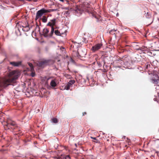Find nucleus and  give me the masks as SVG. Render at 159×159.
<instances>
[{"instance_id": "f257e3e1", "label": "nucleus", "mask_w": 159, "mask_h": 159, "mask_svg": "<svg viewBox=\"0 0 159 159\" xmlns=\"http://www.w3.org/2000/svg\"><path fill=\"white\" fill-rule=\"evenodd\" d=\"M4 127L5 129H11L14 132L20 131L19 127L16 122L10 119L7 120L6 124L4 125Z\"/></svg>"}, {"instance_id": "f03ea898", "label": "nucleus", "mask_w": 159, "mask_h": 159, "mask_svg": "<svg viewBox=\"0 0 159 159\" xmlns=\"http://www.w3.org/2000/svg\"><path fill=\"white\" fill-rule=\"evenodd\" d=\"M17 78V75L11 79H2L0 77V86L5 87L9 85H14L15 81Z\"/></svg>"}, {"instance_id": "7ed1b4c3", "label": "nucleus", "mask_w": 159, "mask_h": 159, "mask_svg": "<svg viewBox=\"0 0 159 159\" xmlns=\"http://www.w3.org/2000/svg\"><path fill=\"white\" fill-rule=\"evenodd\" d=\"M75 82V81L74 80H70L66 85H64L63 86V88L64 87V88L63 89L61 88V90H69L70 86L73 84Z\"/></svg>"}, {"instance_id": "20e7f679", "label": "nucleus", "mask_w": 159, "mask_h": 159, "mask_svg": "<svg viewBox=\"0 0 159 159\" xmlns=\"http://www.w3.org/2000/svg\"><path fill=\"white\" fill-rule=\"evenodd\" d=\"M102 46V43L96 44L94 46L92 47L91 50L93 52H95L100 49Z\"/></svg>"}, {"instance_id": "39448f33", "label": "nucleus", "mask_w": 159, "mask_h": 159, "mask_svg": "<svg viewBox=\"0 0 159 159\" xmlns=\"http://www.w3.org/2000/svg\"><path fill=\"white\" fill-rule=\"evenodd\" d=\"M45 11V9L44 8H42L41 9L38 11L36 13V14L38 16H39L41 18L44 13H46Z\"/></svg>"}, {"instance_id": "423d86ee", "label": "nucleus", "mask_w": 159, "mask_h": 159, "mask_svg": "<svg viewBox=\"0 0 159 159\" xmlns=\"http://www.w3.org/2000/svg\"><path fill=\"white\" fill-rule=\"evenodd\" d=\"M20 27H22L23 28H23L22 29L24 32H27L29 31L30 29V28H29V25L28 22L25 23V25L24 26L22 25H20Z\"/></svg>"}, {"instance_id": "0eeeda50", "label": "nucleus", "mask_w": 159, "mask_h": 159, "mask_svg": "<svg viewBox=\"0 0 159 159\" xmlns=\"http://www.w3.org/2000/svg\"><path fill=\"white\" fill-rule=\"evenodd\" d=\"M49 32V30L47 28H44L43 29V33L41 35H43L44 36L45 38H47L46 36H48V32Z\"/></svg>"}, {"instance_id": "6e6552de", "label": "nucleus", "mask_w": 159, "mask_h": 159, "mask_svg": "<svg viewBox=\"0 0 159 159\" xmlns=\"http://www.w3.org/2000/svg\"><path fill=\"white\" fill-rule=\"evenodd\" d=\"M7 98L6 96L2 94L0 95V103L1 104H4Z\"/></svg>"}, {"instance_id": "1a4fd4ad", "label": "nucleus", "mask_w": 159, "mask_h": 159, "mask_svg": "<svg viewBox=\"0 0 159 159\" xmlns=\"http://www.w3.org/2000/svg\"><path fill=\"white\" fill-rule=\"evenodd\" d=\"M154 76L157 77V78L153 79H152V82L154 84H157L159 81V77L157 75H154Z\"/></svg>"}, {"instance_id": "9d476101", "label": "nucleus", "mask_w": 159, "mask_h": 159, "mask_svg": "<svg viewBox=\"0 0 159 159\" xmlns=\"http://www.w3.org/2000/svg\"><path fill=\"white\" fill-rule=\"evenodd\" d=\"M54 27H52L51 28V30L50 33L48 34V36H45V37H47V38H50L52 37L53 33L54 32Z\"/></svg>"}, {"instance_id": "9b49d317", "label": "nucleus", "mask_w": 159, "mask_h": 159, "mask_svg": "<svg viewBox=\"0 0 159 159\" xmlns=\"http://www.w3.org/2000/svg\"><path fill=\"white\" fill-rule=\"evenodd\" d=\"M50 84L52 88H54L56 87L57 84L56 83V80L55 79L52 80L50 82Z\"/></svg>"}, {"instance_id": "f8f14e48", "label": "nucleus", "mask_w": 159, "mask_h": 159, "mask_svg": "<svg viewBox=\"0 0 159 159\" xmlns=\"http://www.w3.org/2000/svg\"><path fill=\"white\" fill-rule=\"evenodd\" d=\"M10 64L14 66H18L20 65L21 62L20 61L19 62H15L12 61L10 62Z\"/></svg>"}, {"instance_id": "ddd939ff", "label": "nucleus", "mask_w": 159, "mask_h": 159, "mask_svg": "<svg viewBox=\"0 0 159 159\" xmlns=\"http://www.w3.org/2000/svg\"><path fill=\"white\" fill-rule=\"evenodd\" d=\"M147 50V47L144 46H143L141 47H139V48H136L137 50H140L141 52H143L144 51H146Z\"/></svg>"}, {"instance_id": "4468645a", "label": "nucleus", "mask_w": 159, "mask_h": 159, "mask_svg": "<svg viewBox=\"0 0 159 159\" xmlns=\"http://www.w3.org/2000/svg\"><path fill=\"white\" fill-rule=\"evenodd\" d=\"M48 62V61L47 60H45L43 61L40 62L38 64V66L39 67H42L46 63Z\"/></svg>"}, {"instance_id": "2eb2a0df", "label": "nucleus", "mask_w": 159, "mask_h": 159, "mask_svg": "<svg viewBox=\"0 0 159 159\" xmlns=\"http://www.w3.org/2000/svg\"><path fill=\"white\" fill-rule=\"evenodd\" d=\"M51 24L52 25V27H54L56 25V19L53 18V19L51 20L50 21Z\"/></svg>"}, {"instance_id": "dca6fc26", "label": "nucleus", "mask_w": 159, "mask_h": 159, "mask_svg": "<svg viewBox=\"0 0 159 159\" xmlns=\"http://www.w3.org/2000/svg\"><path fill=\"white\" fill-rule=\"evenodd\" d=\"M45 13H47L48 12H50L51 11H57V9H45Z\"/></svg>"}, {"instance_id": "f3484780", "label": "nucleus", "mask_w": 159, "mask_h": 159, "mask_svg": "<svg viewBox=\"0 0 159 159\" xmlns=\"http://www.w3.org/2000/svg\"><path fill=\"white\" fill-rule=\"evenodd\" d=\"M40 19H41L42 20V21L43 22L46 23L47 21L48 17H47L45 16H43L41 18H40Z\"/></svg>"}, {"instance_id": "a211bd4d", "label": "nucleus", "mask_w": 159, "mask_h": 159, "mask_svg": "<svg viewBox=\"0 0 159 159\" xmlns=\"http://www.w3.org/2000/svg\"><path fill=\"white\" fill-rule=\"evenodd\" d=\"M51 121L52 123H56L58 122V120L57 118H53L51 119Z\"/></svg>"}, {"instance_id": "6ab92c4d", "label": "nucleus", "mask_w": 159, "mask_h": 159, "mask_svg": "<svg viewBox=\"0 0 159 159\" xmlns=\"http://www.w3.org/2000/svg\"><path fill=\"white\" fill-rule=\"evenodd\" d=\"M145 16L147 18H150L151 16V14L149 12H147V13H145Z\"/></svg>"}, {"instance_id": "aec40b11", "label": "nucleus", "mask_w": 159, "mask_h": 159, "mask_svg": "<svg viewBox=\"0 0 159 159\" xmlns=\"http://www.w3.org/2000/svg\"><path fill=\"white\" fill-rule=\"evenodd\" d=\"M54 33L56 35L58 36H61V34L60 32L58 30H55Z\"/></svg>"}, {"instance_id": "412c9836", "label": "nucleus", "mask_w": 159, "mask_h": 159, "mask_svg": "<svg viewBox=\"0 0 159 159\" xmlns=\"http://www.w3.org/2000/svg\"><path fill=\"white\" fill-rule=\"evenodd\" d=\"M29 66H30V67L31 70L32 71H33V70H34V67L33 66V64L30 62H29L28 63Z\"/></svg>"}, {"instance_id": "4be33fe9", "label": "nucleus", "mask_w": 159, "mask_h": 159, "mask_svg": "<svg viewBox=\"0 0 159 159\" xmlns=\"http://www.w3.org/2000/svg\"><path fill=\"white\" fill-rule=\"evenodd\" d=\"M70 14V11H66L64 12V14L66 16H68Z\"/></svg>"}, {"instance_id": "5701e85b", "label": "nucleus", "mask_w": 159, "mask_h": 159, "mask_svg": "<svg viewBox=\"0 0 159 159\" xmlns=\"http://www.w3.org/2000/svg\"><path fill=\"white\" fill-rule=\"evenodd\" d=\"M75 56H76L78 57H81L80 55V54L78 52H76Z\"/></svg>"}, {"instance_id": "b1692460", "label": "nucleus", "mask_w": 159, "mask_h": 159, "mask_svg": "<svg viewBox=\"0 0 159 159\" xmlns=\"http://www.w3.org/2000/svg\"><path fill=\"white\" fill-rule=\"evenodd\" d=\"M64 159H71L70 156L68 155L66 156L65 157H64Z\"/></svg>"}, {"instance_id": "393cba45", "label": "nucleus", "mask_w": 159, "mask_h": 159, "mask_svg": "<svg viewBox=\"0 0 159 159\" xmlns=\"http://www.w3.org/2000/svg\"><path fill=\"white\" fill-rule=\"evenodd\" d=\"M47 26H49L51 27V28H52V27H52V25H51V22L50 21L48 22V24L47 25Z\"/></svg>"}, {"instance_id": "a878e982", "label": "nucleus", "mask_w": 159, "mask_h": 159, "mask_svg": "<svg viewBox=\"0 0 159 159\" xmlns=\"http://www.w3.org/2000/svg\"><path fill=\"white\" fill-rule=\"evenodd\" d=\"M4 65H0V70L4 68Z\"/></svg>"}, {"instance_id": "bb28decb", "label": "nucleus", "mask_w": 159, "mask_h": 159, "mask_svg": "<svg viewBox=\"0 0 159 159\" xmlns=\"http://www.w3.org/2000/svg\"><path fill=\"white\" fill-rule=\"evenodd\" d=\"M55 159H64V157H56Z\"/></svg>"}, {"instance_id": "cd10ccee", "label": "nucleus", "mask_w": 159, "mask_h": 159, "mask_svg": "<svg viewBox=\"0 0 159 159\" xmlns=\"http://www.w3.org/2000/svg\"><path fill=\"white\" fill-rule=\"evenodd\" d=\"M116 30H111L110 32L109 33L110 34H112V33L114 32Z\"/></svg>"}, {"instance_id": "c85d7f7f", "label": "nucleus", "mask_w": 159, "mask_h": 159, "mask_svg": "<svg viewBox=\"0 0 159 159\" xmlns=\"http://www.w3.org/2000/svg\"><path fill=\"white\" fill-rule=\"evenodd\" d=\"M58 144H56V145H54V148L56 149H57L58 147Z\"/></svg>"}, {"instance_id": "c756f323", "label": "nucleus", "mask_w": 159, "mask_h": 159, "mask_svg": "<svg viewBox=\"0 0 159 159\" xmlns=\"http://www.w3.org/2000/svg\"><path fill=\"white\" fill-rule=\"evenodd\" d=\"M37 28H38V29L39 31H40V28L39 27V26H38V25H37L36 29H37Z\"/></svg>"}, {"instance_id": "7c9ffc66", "label": "nucleus", "mask_w": 159, "mask_h": 159, "mask_svg": "<svg viewBox=\"0 0 159 159\" xmlns=\"http://www.w3.org/2000/svg\"><path fill=\"white\" fill-rule=\"evenodd\" d=\"M40 18V17L38 16L36 14V16L35 17V20H37L39 18Z\"/></svg>"}, {"instance_id": "2f4dec72", "label": "nucleus", "mask_w": 159, "mask_h": 159, "mask_svg": "<svg viewBox=\"0 0 159 159\" xmlns=\"http://www.w3.org/2000/svg\"><path fill=\"white\" fill-rule=\"evenodd\" d=\"M35 75V73L33 72H32L31 74V75L32 77H34Z\"/></svg>"}, {"instance_id": "473e14b6", "label": "nucleus", "mask_w": 159, "mask_h": 159, "mask_svg": "<svg viewBox=\"0 0 159 159\" xmlns=\"http://www.w3.org/2000/svg\"><path fill=\"white\" fill-rule=\"evenodd\" d=\"M91 138L92 139H93L94 140H96V137H91Z\"/></svg>"}, {"instance_id": "72a5a7b5", "label": "nucleus", "mask_w": 159, "mask_h": 159, "mask_svg": "<svg viewBox=\"0 0 159 159\" xmlns=\"http://www.w3.org/2000/svg\"><path fill=\"white\" fill-rule=\"evenodd\" d=\"M138 47V46L137 45H136L135 46V49L136 50V48H137V47Z\"/></svg>"}, {"instance_id": "f704fd0d", "label": "nucleus", "mask_w": 159, "mask_h": 159, "mask_svg": "<svg viewBox=\"0 0 159 159\" xmlns=\"http://www.w3.org/2000/svg\"><path fill=\"white\" fill-rule=\"evenodd\" d=\"M98 64V65L99 66H101V65L100 63H98V62H97Z\"/></svg>"}, {"instance_id": "c9c22d12", "label": "nucleus", "mask_w": 159, "mask_h": 159, "mask_svg": "<svg viewBox=\"0 0 159 159\" xmlns=\"http://www.w3.org/2000/svg\"><path fill=\"white\" fill-rule=\"evenodd\" d=\"M86 112H84V113H83V115L84 116L85 115H86Z\"/></svg>"}, {"instance_id": "e433bc0d", "label": "nucleus", "mask_w": 159, "mask_h": 159, "mask_svg": "<svg viewBox=\"0 0 159 159\" xmlns=\"http://www.w3.org/2000/svg\"><path fill=\"white\" fill-rule=\"evenodd\" d=\"M18 15H15L13 19H14L15 18H16L17 17Z\"/></svg>"}, {"instance_id": "4c0bfd02", "label": "nucleus", "mask_w": 159, "mask_h": 159, "mask_svg": "<svg viewBox=\"0 0 159 159\" xmlns=\"http://www.w3.org/2000/svg\"><path fill=\"white\" fill-rule=\"evenodd\" d=\"M153 100L155 101H157L156 98H154V99H153Z\"/></svg>"}, {"instance_id": "58836bf2", "label": "nucleus", "mask_w": 159, "mask_h": 159, "mask_svg": "<svg viewBox=\"0 0 159 159\" xmlns=\"http://www.w3.org/2000/svg\"><path fill=\"white\" fill-rule=\"evenodd\" d=\"M65 9L66 10H69V7H66L65 8Z\"/></svg>"}, {"instance_id": "ea45409f", "label": "nucleus", "mask_w": 159, "mask_h": 159, "mask_svg": "<svg viewBox=\"0 0 159 159\" xmlns=\"http://www.w3.org/2000/svg\"><path fill=\"white\" fill-rule=\"evenodd\" d=\"M61 88L63 89L64 88V87L63 88V86H62L61 87H60V89H61Z\"/></svg>"}, {"instance_id": "a19ab883", "label": "nucleus", "mask_w": 159, "mask_h": 159, "mask_svg": "<svg viewBox=\"0 0 159 159\" xmlns=\"http://www.w3.org/2000/svg\"><path fill=\"white\" fill-rule=\"evenodd\" d=\"M6 87H1V86H0V88H6Z\"/></svg>"}, {"instance_id": "79ce46f5", "label": "nucleus", "mask_w": 159, "mask_h": 159, "mask_svg": "<svg viewBox=\"0 0 159 159\" xmlns=\"http://www.w3.org/2000/svg\"><path fill=\"white\" fill-rule=\"evenodd\" d=\"M59 1H61L62 2H64V0H59Z\"/></svg>"}, {"instance_id": "37998d69", "label": "nucleus", "mask_w": 159, "mask_h": 159, "mask_svg": "<svg viewBox=\"0 0 159 159\" xmlns=\"http://www.w3.org/2000/svg\"><path fill=\"white\" fill-rule=\"evenodd\" d=\"M126 138V137L125 136H124L123 137V138H124V139H125Z\"/></svg>"}, {"instance_id": "c03bdc74", "label": "nucleus", "mask_w": 159, "mask_h": 159, "mask_svg": "<svg viewBox=\"0 0 159 159\" xmlns=\"http://www.w3.org/2000/svg\"><path fill=\"white\" fill-rule=\"evenodd\" d=\"M94 142H96V143H97L98 142V140H97L96 141H94Z\"/></svg>"}, {"instance_id": "a18cd8bd", "label": "nucleus", "mask_w": 159, "mask_h": 159, "mask_svg": "<svg viewBox=\"0 0 159 159\" xmlns=\"http://www.w3.org/2000/svg\"><path fill=\"white\" fill-rule=\"evenodd\" d=\"M26 0L30 2V1H32V0Z\"/></svg>"}, {"instance_id": "49530a36", "label": "nucleus", "mask_w": 159, "mask_h": 159, "mask_svg": "<svg viewBox=\"0 0 159 159\" xmlns=\"http://www.w3.org/2000/svg\"><path fill=\"white\" fill-rule=\"evenodd\" d=\"M13 19V18L12 19H11V20H10V22H11V21H12V20Z\"/></svg>"}, {"instance_id": "de8ad7c7", "label": "nucleus", "mask_w": 159, "mask_h": 159, "mask_svg": "<svg viewBox=\"0 0 159 159\" xmlns=\"http://www.w3.org/2000/svg\"><path fill=\"white\" fill-rule=\"evenodd\" d=\"M126 139H127V140H129V138H126Z\"/></svg>"}, {"instance_id": "09e8293b", "label": "nucleus", "mask_w": 159, "mask_h": 159, "mask_svg": "<svg viewBox=\"0 0 159 159\" xmlns=\"http://www.w3.org/2000/svg\"><path fill=\"white\" fill-rule=\"evenodd\" d=\"M154 78H157V77H155V76H154Z\"/></svg>"}, {"instance_id": "8fccbe9b", "label": "nucleus", "mask_w": 159, "mask_h": 159, "mask_svg": "<svg viewBox=\"0 0 159 159\" xmlns=\"http://www.w3.org/2000/svg\"><path fill=\"white\" fill-rule=\"evenodd\" d=\"M118 14L117 13V14H116V16H118Z\"/></svg>"}, {"instance_id": "3c124183", "label": "nucleus", "mask_w": 159, "mask_h": 159, "mask_svg": "<svg viewBox=\"0 0 159 159\" xmlns=\"http://www.w3.org/2000/svg\"><path fill=\"white\" fill-rule=\"evenodd\" d=\"M75 145L76 147H77V144L76 143L75 144Z\"/></svg>"}, {"instance_id": "603ef678", "label": "nucleus", "mask_w": 159, "mask_h": 159, "mask_svg": "<svg viewBox=\"0 0 159 159\" xmlns=\"http://www.w3.org/2000/svg\"><path fill=\"white\" fill-rule=\"evenodd\" d=\"M156 152L157 153H158V152Z\"/></svg>"}, {"instance_id": "864d4df0", "label": "nucleus", "mask_w": 159, "mask_h": 159, "mask_svg": "<svg viewBox=\"0 0 159 159\" xmlns=\"http://www.w3.org/2000/svg\"><path fill=\"white\" fill-rule=\"evenodd\" d=\"M102 134H105V133H102Z\"/></svg>"}, {"instance_id": "5fc2aeb1", "label": "nucleus", "mask_w": 159, "mask_h": 159, "mask_svg": "<svg viewBox=\"0 0 159 159\" xmlns=\"http://www.w3.org/2000/svg\"><path fill=\"white\" fill-rule=\"evenodd\" d=\"M95 18H96V16H94Z\"/></svg>"}, {"instance_id": "6e6d98bb", "label": "nucleus", "mask_w": 159, "mask_h": 159, "mask_svg": "<svg viewBox=\"0 0 159 159\" xmlns=\"http://www.w3.org/2000/svg\"><path fill=\"white\" fill-rule=\"evenodd\" d=\"M34 31H33V32H32V33H33L34 32Z\"/></svg>"}, {"instance_id": "4d7b16f0", "label": "nucleus", "mask_w": 159, "mask_h": 159, "mask_svg": "<svg viewBox=\"0 0 159 159\" xmlns=\"http://www.w3.org/2000/svg\"><path fill=\"white\" fill-rule=\"evenodd\" d=\"M89 13V11H87Z\"/></svg>"}, {"instance_id": "13d9d810", "label": "nucleus", "mask_w": 159, "mask_h": 159, "mask_svg": "<svg viewBox=\"0 0 159 159\" xmlns=\"http://www.w3.org/2000/svg\"><path fill=\"white\" fill-rule=\"evenodd\" d=\"M158 20H159V18L158 19Z\"/></svg>"}]
</instances>
